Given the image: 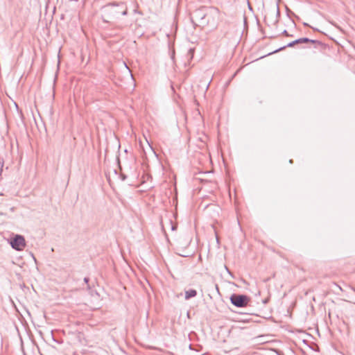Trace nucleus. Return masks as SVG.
I'll return each mask as SVG.
<instances>
[{
  "instance_id": "nucleus-1",
  "label": "nucleus",
  "mask_w": 355,
  "mask_h": 355,
  "mask_svg": "<svg viewBox=\"0 0 355 355\" xmlns=\"http://www.w3.org/2000/svg\"><path fill=\"white\" fill-rule=\"evenodd\" d=\"M193 18L202 24H207L216 27L220 19V12L218 8H211L207 13L200 10L196 12Z\"/></svg>"
},
{
  "instance_id": "nucleus-2",
  "label": "nucleus",
  "mask_w": 355,
  "mask_h": 355,
  "mask_svg": "<svg viewBox=\"0 0 355 355\" xmlns=\"http://www.w3.org/2000/svg\"><path fill=\"white\" fill-rule=\"evenodd\" d=\"M103 12L105 17L109 19H114L120 15H127L128 7L124 2H114L105 6Z\"/></svg>"
},
{
  "instance_id": "nucleus-3",
  "label": "nucleus",
  "mask_w": 355,
  "mask_h": 355,
  "mask_svg": "<svg viewBox=\"0 0 355 355\" xmlns=\"http://www.w3.org/2000/svg\"><path fill=\"white\" fill-rule=\"evenodd\" d=\"M230 300L232 303L237 307H244L249 302L248 297L243 295H232Z\"/></svg>"
},
{
  "instance_id": "nucleus-4",
  "label": "nucleus",
  "mask_w": 355,
  "mask_h": 355,
  "mask_svg": "<svg viewBox=\"0 0 355 355\" xmlns=\"http://www.w3.org/2000/svg\"><path fill=\"white\" fill-rule=\"evenodd\" d=\"M10 243L12 248L18 251L22 250L26 245L25 239L21 235H15L10 240Z\"/></svg>"
},
{
  "instance_id": "nucleus-5",
  "label": "nucleus",
  "mask_w": 355,
  "mask_h": 355,
  "mask_svg": "<svg viewBox=\"0 0 355 355\" xmlns=\"http://www.w3.org/2000/svg\"><path fill=\"white\" fill-rule=\"evenodd\" d=\"M197 295V292L196 290H193V289H191V290H189V291H185V299L186 300H189L191 297H196Z\"/></svg>"
},
{
  "instance_id": "nucleus-6",
  "label": "nucleus",
  "mask_w": 355,
  "mask_h": 355,
  "mask_svg": "<svg viewBox=\"0 0 355 355\" xmlns=\"http://www.w3.org/2000/svg\"><path fill=\"white\" fill-rule=\"evenodd\" d=\"M312 42L311 40H310L308 38H306V37H304V38H301V39H299V40H297L291 43H290L288 44V46H293L295 44H298V43H306V42Z\"/></svg>"
},
{
  "instance_id": "nucleus-7",
  "label": "nucleus",
  "mask_w": 355,
  "mask_h": 355,
  "mask_svg": "<svg viewBox=\"0 0 355 355\" xmlns=\"http://www.w3.org/2000/svg\"><path fill=\"white\" fill-rule=\"evenodd\" d=\"M84 281L87 283V282H88V278L85 277V278L84 279Z\"/></svg>"
},
{
  "instance_id": "nucleus-8",
  "label": "nucleus",
  "mask_w": 355,
  "mask_h": 355,
  "mask_svg": "<svg viewBox=\"0 0 355 355\" xmlns=\"http://www.w3.org/2000/svg\"><path fill=\"white\" fill-rule=\"evenodd\" d=\"M175 229V226H172V230H174Z\"/></svg>"
}]
</instances>
